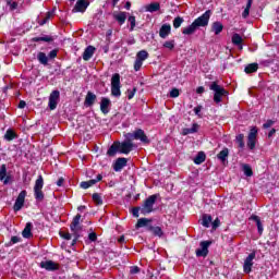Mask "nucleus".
Returning <instances> with one entry per match:
<instances>
[{
  "mask_svg": "<svg viewBox=\"0 0 279 279\" xmlns=\"http://www.w3.org/2000/svg\"><path fill=\"white\" fill-rule=\"evenodd\" d=\"M210 14H213V12L207 10L199 17L194 20L190 26L182 28V34H184V36H192V34H195L199 27H208V23L210 22Z\"/></svg>",
  "mask_w": 279,
  "mask_h": 279,
  "instance_id": "nucleus-1",
  "label": "nucleus"
},
{
  "mask_svg": "<svg viewBox=\"0 0 279 279\" xmlns=\"http://www.w3.org/2000/svg\"><path fill=\"white\" fill-rule=\"evenodd\" d=\"M210 90L214 92V101L215 104H221L223 101V97H228L229 93L221 85L217 84V82L211 83L209 86Z\"/></svg>",
  "mask_w": 279,
  "mask_h": 279,
  "instance_id": "nucleus-2",
  "label": "nucleus"
},
{
  "mask_svg": "<svg viewBox=\"0 0 279 279\" xmlns=\"http://www.w3.org/2000/svg\"><path fill=\"white\" fill-rule=\"evenodd\" d=\"M158 199V194L150 195L141 206V215H149L154 213V204Z\"/></svg>",
  "mask_w": 279,
  "mask_h": 279,
  "instance_id": "nucleus-3",
  "label": "nucleus"
},
{
  "mask_svg": "<svg viewBox=\"0 0 279 279\" xmlns=\"http://www.w3.org/2000/svg\"><path fill=\"white\" fill-rule=\"evenodd\" d=\"M43 186H45V179H43L41 174H39L34 185V196L37 202H43V199H45Z\"/></svg>",
  "mask_w": 279,
  "mask_h": 279,
  "instance_id": "nucleus-4",
  "label": "nucleus"
},
{
  "mask_svg": "<svg viewBox=\"0 0 279 279\" xmlns=\"http://www.w3.org/2000/svg\"><path fill=\"white\" fill-rule=\"evenodd\" d=\"M111 95L113 97H121V75L116 73L111 77Z\"/></svg>",
  "mask_w": 279,
  "mask_h": 279,
  "instance_id": "nucleus-5",
  "label": "nucleus"
},
{
  "mask_svg": "<svg viewBox=\"0 0 279 279\" xmlns=\"http://www.w3.org/2000/svg\"><path fill=\"white\" fill-rule=\"evenodd\" d=\"M82 219V215L77 214L70 226L71 231L75 235V239L72 242V245H75L77 243V239L80 238V232H82V225H80V220Z\"/></svg>",
  "mask_w": 279,
  "mask_h": 279,
  "instance_id": "nucleus-6",
  "label": "nucleus"
},
{
  "mask_svg": "<svg viewBox=\"0 0 279 279\" xmlns=\"http://www.w3.org/2000/svg\"><path fill=\"white\" fill-rule=\"evenodd\" d=\"M126 138L131 141H141L142 143H149V138L145 134V131H143L142 129H138L133 133H128Z\"/></svg>",
  "mask_w": 279,
  "mask_h": 279,
  "instance_id": "nucleus-7",
  "label": "nucleus"
},
{
  "mask_svg": "<svg viewBox=\"0 0 279 279\" xmlns=\"http://www.w3.org/2000/svg\"><path fill=\"white\" fill-rule=\"evenodd\" d=\"M258 136V129L256 126H253L250 130L248 136H247V147L251 150L256 149V138Z\"/></svg>",
  "mask_w": 279,
  "mask_h": 279,
  "instance_id": "nucleus-8",
  "label": "nucleus"
},
{
  "mask_svg": "<svg viewBox=\"0 0 279 279\" xmlns=\"http://www.w3.org/2000/svg\"><path fill=\"white\" fill-rule=\"evenodd\" d=\"M149 58V52L146 50H141L136 54V59L134 62V71H138L143 66V61Z\"/></svg>",
  "mask_w": 279,
  "mask_h": 279,
  "instance_id": "nucleus-9",
  "label": "nucleus"
},
{
  "mask_svg": "<svg viewBox=\"0 0 279 279\" xmlns=\"http://www.w3.org/2000/svg\"><path fill=\"white\" fill-rule=\"evenodd\" d=\"M256 258V252H252L245 259L243 264L244 274H252V267H254V259Z\"/></svg>",
  "mask_w": 279,
  "mask_h": 279,
  "instance_id": "nucleus-10",
  "label": "nucleus"
},
{
  "mask_svg": "<svg viewBox=\"0 0 279 279\" xmlns=\"http://www.w3.org/2000/svg\"><path fill=\"white\" fill-rule=\"evenodd\" d=\"M118 147H119V153L120 154H130L132 149H134V143H132V140L126 138V141L119 143L118 142Z\"/></svg>",
  "mask_w": 279,
  "mask_h": 279,
  "instance_id": "nucleus-11",
  "label": "nucleus"
},
{
  "mask_svg": "<svg viewBox=\"0 0 279 279\" xmlns=\"http://www.w3.org/2000/svg\"><path fill=\"white\" fill-rule=\"evenodd\" d=\"M60 102V90H52L49 96L48 106L51 110H56L58 108V104Z\"/></svg>",
  "mask_w": 279,
  "mask_h": 279,
  "instance_id": "nucleus-12",
  "label": "nucleus"
},
{
  "mask_svg": "<svg viewBox=\"0 0 279 279\" xmlns=\"http://www.w3.org/2000/svg\"><path fill=\"white\" fill-rule=\"evenodd\" d=\"M213 242L210 241H203L201 242V247L198 250H196V256L206 258V256H208V248L210 247Z\"/></svg>",
  "mask_w": 279,
  "mask_h": 279,
  "instance_id": "nucleus-13",
  "label": "nucleus"
},
{
  "mask_svg": "<svg viewBox=\"0 0 279 279\" xmlns=\"http://www.w3.org/2000/svg\"><path fill=\"white\" fill-rule=\"evenodd\" d=\"M25 197H27V191L24 190L19 194V196L14 203L13 208H14L15 213H19V210H21V208H23V206L25 205Z\"/></svg>",
  "mask_w": 279,
  "mask_h": 279,
  "instance_id": "nucleus-14",
  "label": "nucleus"
},
{
  "mask_svg": "<svg viewBox=\"0 0 279 279\" xmlns=\"http://www.w3.org/2000/svg\"><path fill=\"white\" fill-rule=\"evenodd\" d=\"M39 266L41 269H46V271H58L60 269V265L53 260L41 262Z\"/></svg>",
  "mask_w": 279,
  "mask_h": 279,
  "instance_id": "nucleus-15",
  "label": "nucleus"
},
{
  "mask_svg": "<svg viewBox=\"0 0 279 279\" xmlns=\"http://www.w3.org/2000/svg\"><path fill=\"white\" fill-rule=\"evenodd\" d=\"M112 106V101H110V98L102 97L100 101V111L102 114H108L110 112V108Z\"/></svg>",
  "mask_w": 279,
  "mask_h": 279,
  "instance_id": "nucleus-16",
  "label": "nucleus"
},
{
  "mask_svg": "<svg viewBox=\"0 0 279 279\" xmlns=\"http://www.w3.org/2000/svg\"><path fill=\"white\" fill-rule=\"evenodd\" d=\"M124 167H128V159L125 157H120L113 163V171H121Z\"/></svg>",
  "mask_w": 279,
  "mask_h": 279,
  "instance_id": "nucleus-17",
  "label": "nucleus"
},
{
  "mask_svg": "<svg viewBox=\"0 0 279 279\" xmlns=\"http://www.w3.org/2000/svg\"><path fill=\"white\" fill-rule=\"evenodd\" d=\"M95 101H97V95H95L93 92H88L85 97L84 106L86 108H90V106H93Z\"/></svg>",
  "mask_w": 279,
  "mask_h": 279,
  "instance_id": "nucleus-18",
  "label": "nucleus"
},
{
  "mask_svg": "<svg viewBox=\"0 0 279 279\" xmlns=\"http://www.w3.org/2000/svg\"><path fill=\"white\" fill-rule=\"evenodd\" d=\"M0 181L3 182V184H9L10 182V177H8V168L5 165L0 167Z\"/></svg>",
  "mask_w": 279,
  "mask_h": 279,
  "instance_id": "nucleus-19",
  "label": "nucleus"
},
{
  "mask_svg": "<svg viewBox=\"0 0 279 279\" xmlns=\"http://www.w3.org/2000/svg\"><path fill=\"white\" fill-rule=\"evenodd\" d=\"M88 2L86 0H78L73 9V12H86Z\"/></svg>",
  "mask_w": 279,
  "mask_h": 279,
  "instance_id": "nucleus-20",
  "label": "nucleus"
},
{
  "mask_svg": "<svg viewBox=\"0 0 279 279\" xmlns=\"http://www.w3.org/2000/svg\"><path fill=\"white\" fill-rule=\"evenodd\" d=\"M95 47L88 46L83 52V60H85V62H88V60H90V58L95 56Z\"/></svg>",
  "mask_w": 279,
  "mask_h": 279,
  "instance_id": "nucleus-21",
  "label": "nucleus"
},
{
  "mask_svg": "<svg viewBox=\"0 0 279 279\" xmlns=\"http://www.w3.org/2000/svg\"><path fill=\"white\" fill-rule=\"evenodd\" d=\"M171 34V24H163L159 29L160 38H167Z\"/></svg>",
  "mask_w": 279,
  "mask_h": 279,
  "instance_id": "nucleus-22",
  "label": "nucleus"
},
{
  "mask_svg": "<svg viewBox=\"0 0 279 279\" xmlns=\"http://www.w3.org/2000/svg\"><path fill=\"white\" fill-rule=\"evenodd\" d=\"M113 19L119 23V25H123L128 19V13L125 12H118L113 13Z\"/></svg>",
  "mask_w": 279,
  "mask_h": 279,
  "instance_id": "nucleus-23",
  "label": "nucleus"
},
{
  "mask_svg": "<svg viewBox=\"0 0 279 279\" xmlns=\"http://www.w3.org/2000/svg\"><path fill=\"white\" fill-rule=\"evenodd\" d=\"M211 32H214L216 36H219V34L223 32V24H221V22H214L211 24Z\"/></svg>",
  "mask_w": 279,
  "mask_h": 279,
  "instance_id": "nucleus-24",
  "label": "nucleus"
},
{
  "mask_svg": "<svg viewBox=\"0 0 279 279\" xmlns=\"http://www.w3.org/2000/svg\"><path fill=\"white\" fill-rule=\"evenodd\" d=\"M232 43L239 47V49H243V37L239 35L238 33H234L231 38Z\"/></svg>",
  "mask_w": 279,
  "mask_h": 279,
  "instance_id": "nucleus-25",
  "label": "nucleus"
},
{
  "mask_svg": "<svg viewBox=\"0 0 279 279\" xmlns=\"http://www.w3.org/2000/svg\"><path fill=\"white\" fill-rule=\"evenodd\" d=\"M32 228H34L32 222H27L24 230L22 231V235L24 239H32Z\"/></svg>",
  "mask_w": 279,
  "mask_h": 279,
  "instance_id": "nucleus-26",
  "label": "nucleus"
},
{
  "mask_svg": "<svg viewBox=\"0 0 279 279\" xmlns=\"http://www.w3.org/2000/svg\"><path fill=\"white\" fill-rule=\"evenodd\" d=\"M199 130V125L197 123H194L192 128H186L182 130L183 136H189V134H195Z\"/></svg>",
  "mask_w": 279,
  "mask_h": 279,
  "instance_id": "nucleus-27",
  "label": "nucleus"
},
{
  "mask_svg": "<svg viewBox=\"0 0 279 279\" xmlns=\"http://www.w3.org/2000/svg\"><path fill=\"white\" fill-rule=\"evenodd\" d=\"M37 60L40 64H44V66H47L49 64V57L45 52H38Z\"/></svg>",
  "mask_w": 279,
  "mask_h": 279,
  "instance_id": "nucleus-28",
  "label": "nucleus"
},
{
  "mask_svg": "<svg viewBox=\"0 0 279 279\" xmlns=\"http://www.w3.org/2000/svg\"><path fill=\"white\" fill-rule=\"evenodd\" d=\"M229 154H230V151L228 150V148H223V149L217 155V158H218V160H221V162H226V160H228Z\"/></svg>",
  "mask_w": 279,
  "mask_h": 279,
  "instance_id": "nucleus-29",
  "label": "nucleus"
},
{
  "mask_svg": "<svg viewBox=\"0 0 279 279\" xmlns=\"http://www.w3.org/2000/svg\"><path fill=\"white\" fill-rule=\"evenodd\" d=\"M210 223H213V216L203 215L202 226H204V228H210Z\"/></svg>",
  "mask_w": 279,
  "mask_h": 279,
  "instance_id": "nucleus-30",
  "label": "nucleus"
},
{
  "mask_svg": "<svg viewBox=\"0 0 279 279\" xmlns=\"http://www.w3.org/2000/svg\"><path fill=\"white\" fill-rule=\"evenodd\" d=\"M118 151H119V142H116L110 146L107 154L108 156H116Z\"/></svg>",
  "mask_w": 279,
  "mask_h": 279,
  "instance_id": "nucleus-31",
  "label": "nucleus"
},
{
  "mask_svg": "<svg viewBox=\"0 0 279 279\" xmlns=\"http://www.w3.org/2000/svg\"><path fill=\"white\" fill-rule=\"evenodd\" d=\"M244 138H245V135L243 134H239L235 137V143L238 144V147H240V149H243L245 147Z\"/></svg>",
  "mask_w": 279,
  "mask_h": 279,
  "instance_id": "nucleus-32",
  "label": "nucleus"
},
{
  "mask_svg": "<svg viewBox=\"0 0 279 279\" xmlns=\"http://www.w3.org/2000/svg\"><path fill=\"white\" fill-rule=\"evenodd\" d=\"M245 73H256L258 71V63H251L245 66Z\"/></svg>",
  "mask_w": 279,
  "mask_h": 279,
  "instance_id": "nucleus-33",
  "label": "nucleus"
},
{
  "mask_svg": "<svg viewBox=\"0 0 279 279\" xmlns=\"http://www.w3.org/2000/svg\"><path fill=\"white\" fill-rule=\"evenodd\" d=\"M251 219L255 221L259 234H263V222L258 216H252Z\"/></svg>",
  "mask_w": 279,
  "mask_h": 279,
  "instance_id": "nucleus-34",
  "label": "nucleus"
},
{
  "mask_svg": "<svg viewBox=\"0 0 279 279\" xmlns=\"http://www.w3.org/2000/svg\"><path fill=\"white\" fill-rule=\"evenodd\" d=\"M206 160V154L204 151H201L197 154V156L194 158L195 165H202Z\"/></svg>",
  "mask_w": 279,
  "mask_h": 279,
  "instance_id": "nucleus-35",
  "label": "nucleus"
},
{
  "mask_svg": "<svg viewBox=\"0 0 279 279\" xmlns=\"http://www.w3.org/2000/svg\"><path fill=\"white\" fill-rule=\"evenodd\" d=\"M146 10H147V12H158V10H160V3L153 2L147 5Z\"/></svg>",
  "mask_w": 279,
  "mask_h": 279,
  "instance_id": "nucleus-36",
  "label": "nucleus"
},
{
  "mask_svg": "<svg viewBox=\"0 0 279 279\" xmlns=\"http://www.w3.org/2000/svg\"><path fill=\"white\" fill-rule=\"evenodd\" d=\"M242 169H243L244 175H246L247 178H252V175L254 174V172L252 171V167H250V165L247 163H244L242 166Z\"/></svg>",
  "mask_w": 279,
  "mask_h": 279,
  "instance_id": "nucleus-37",
  "label": "nucleus"
},
{
  "mask_svg": "<svg viewBox=\"0 0 279 279\" xmlns=\"http://www.w3.org/2000/svg\"><path fill=\"white\" fill-rule=\"evenodd\" d=\"M148 223H151V220L147 218H141L137 220L136 228H145V226H148Z\"/></svg>",
  "mask_w": 279,
  "mask_h": 279,
  "instance_id": "nucleus-38",
  "label": "nucleus"
},
{
  "mask_svg": "<svg viewBox=\"0 0 279 279\" xmlns=\"http://www.w3.org/2000/svg\"><path fill=\"white\" fill-rule=\"evenodd\" d=\"M53 16H54V12L53 11L47 12L45 19L41 22H39V25H46V23H49V20L53 19Z\"/></svg>",
  "mask_w": 279,
  "mask_h": 279,
  "instance_id": "nucleus-39",
  "label": "nucleus"
},
{
  "mask_svg": "<svg viewBox=\"0 0 279 279\" xmlns=\"http://www.w3.org/2000/svg\"><path fill=\"white\" fill-rule=\"evenodd\" d=\"M5 141H14L16 138V133L12 130H8L7 133L4 134Z\"/></svg>",
  "mask_w": 279,
  "mask_h": 279,
  "instance_id": "nucleus-40",
  "label": "nucleus"
},
{
  "mask_svg": "<svg viewBox=\"0 0 279 279\" xmlns=\"http://www.w3.org/2000/svg\"><path fill=\"white\" fill-rule=\"evenodd\" d=\"M7 5H9L11 11H14L19 8V0H7Z\"/></svg>",
  "mask_w": 279,
  "mask_h": 279,
  "instance_id": "nucleus-41",
  "label": "nucleus"
},
{
  "mask_svg": "<svg viewBox=\"0 0 279 279\" xmlns=\"http://www.w3.org/2000/svg\"><path fill=\"white\" fill-rule=\"evenodd\" d=\"M183 23H184V19L183 17H180V16L175 17L173 20V27H174V29L180 28Z\"/></svg>",
  "mask_w": 279,
  "mask_h": 279,
  "instance_id": "nucleus-42",
  "label": "nucleus"
},
{
  "mask_svg": "<svg viewBox=\"0 0 279 279\" xmlns=\"http://www.w3.org/2000/svg\"><path fill=\"white\" fill-rule=\"evenodd\" d=\"M34 43H51V37L45 36V37H34Z\"/></svg>",
  "mask_w": 279,
  "mask_h": 279,
  "instance_id": "nucleus-43",
  "label": "nucleus"
},
{
  "mask_svg": "<svg viewBox=\"0 0 279 279\" xmlns=\"http://www.w3.org/2000/svg\"><path fill=\"white\" fill-rule=\"evenodd\" d=\"M251 8H252V0H248L245 10L242 13L243 19H247L250 16Z\"/></svg>",
  "mask_w": 279,
  "mask_h": 279,
  "instance_id": "nucleus-44",
  "label": "nucleus"
},
{
  "mask_svg": "<svg viewBox=\"0 0 279 279\" xmlns=\"http://www.w3.org/2000/svg\"><path fill=\"white\" fill-rule=\"evenodd\" d=\"M101 180H104V175L97 174L96 179H92L87 181V183L89 184V187H90V186H95L97 182H101Z\"/></svg>",
  "mask_w": 279,
  "mask_h": 279,
  "instance_id": "nucleus-45",
  "label": "nucleus"
},
{
  "mask_svg": "<svg viewBox=\"0 0 279 279\" xmlns=\"http://www.w3.org/2000/svg\"><path fill=\"white\" fill-rule=\"evenodd\" d=\"M93 201L95 202V204H97L98 206L104 204V201L101 199V195H99L98 193L93 194Z\"/></svg>",
  "mask_w": 279,
  "mask_h": 279,
  "instance_id": "nucleus-46",
  "label": "nucleus"
},
{
  "mask_svg": "<svg viewBox=\"0 0 279 279\" xmlns=\"http://www.w3.org/2000/svg\"><path fill=\"white\" fill-rule=\"evenodd\" d=\"M163 47L166 49H174L175 48V40H168L163 44Z\"/></svg>",
  "mask_w": 279,
  "mask_h": 279,
  "instance_id": "nucleus-47",
  "label": "nucleus"
},
{
  "mask_svg": "<svg viewBox=\"0 0 279 279\" xmlns=\"http://www.w3.org/2000/svg\"><path fill=\"white\" fill-rule=\"evenodd\" d=\"M129 23L131 25L130 32H134V27H136V17L135 16H130L129 17Z\"/></svg>",
  "mask_w": 279,
  "mask_h": 279,
  "instance_id": "nucleus-48",
  "label": "nucleus"
},
{
  "mask_svg": "<svg viewBox=\"0 0 279 279\" xmlns=\"http://www.w3.org/2000/svg\"><path fill=\"white\" fill-rule=\"evenodd\" d=\"M170 97H171L172 99H175V97H180V89H178V88L171 89V92H170Z\"/></svg>",
  "mask_w": 279,
  "mask_h": 279,
  "instance_id": "nucleus-49",
  "label": "nucleus"
},
{
  "mask_svg": "<svg viewBox=\"0 0 279 279\" xmlns=\"http://www.w3.org/2000/svg\"><path fill=\"white\" fill-rule=\"evenodd\" d=\"M126 95L128 99H134V95H136V88L128 89Z\"/></svg>",
  "mask_w": 279,
  "mask_h": 279,
  "instance_id": "nucleus-50",
  "label": "nucleus"
},
{
  "mask_svg": "<svg viewBox=\"0 0 279 279\" xmlns=\"http://www.w3.org/2000/svg\"><path fill=\"white\" fill-rule=\"evenodd\" d=\"M151 230L156 236H162V229L160 227H155Z\"/></svg>",
  "mask_w": 279,
  "mask_h": 279,
  "instance_id": "nucleus-51",
  "label": "nucleus"
},
{
  "mask_svg": "<svg viewBox=\"0 0 279 279\" xmlns=\"http://www.w3.org/2000/svg\"><path fill=\"white\" fill-rule=\"evenodd\" d=\"M202 110L203 107L202 106H197L194 108V113L196 114V117H198L199 119H202Z\"/></svg>",
  "mask_w": 279,
  "mask_h": 279,
  "instance_id": "nucleus-52",
  "label": "nucleus"
},
{
  "mask_svg": "<svg viewBox=\"0 0 279 279\" xmlns=\"http://www.w3.org/2000/svg\"><path fill=\"white\" fill-rule=\"evenodd\" d=\"M274 123H276L274 120H267V121L263 124L264 130H268V128H271V125H274Z\"/></svg>",
  "mask_w": 279,
  "mask_h": 279,
  "instance_id": "nucleus-53",
  "label": "nucleus"
},
{
  "mask_svg": "<svg viewBox=\"0 0 279 279\" xmlns=\"http://www.w3.org/2000/svg\"><path fill=\"white\" fill-rule=\"evenodd\" d=\"M220 223H221V222L219 221V218H216V219L211 222L213 230H217V228H219Z\"/></svg>",
  "mask_w": 279,
  "mask_h": 279,
  "instance_id": "nucleus-54",
  "label": "nucleus"
},
{
  "mask_svg": "<svg viewBox=\"0 0 279 279\" xmlns=\"http://www.w3.org/2000/svg\"><path fill=\"white\" fill-rule=\"evenodd\" d=\"M138 213H141V207H134L132 209L133 217H138Z\"/></svg>",
  "mask_w": 279,
  "mask_h": 279,
  "instance_id": "nucleus-55",
  "label": "nucleus"
},
{
  "mask_svg": "<svg viewBox=\"0 0 279 279\" xmlns=\"http://www.w3.org/2000/svg\"><path fill=\"white\" fill-rule=\"evenodd\" d=\"M88 239H89V241H92V242L97 241V233H95V232L89 233V234H88Z\"/></svg>",
  "mask_w": 279,
  "mask_h": 279,
  "instance_id": "nucleus-56",
  "label": "nucleus"
},
{
  "mask_svg": "<svg viewBox=\"0 0 279 279\" xmlns=\"http://www.w3.org/2000/svg\"><path fill=\"white\" fill-rule=\"evenodd\" d=\"M48 56H49L50 59L57 58L58 57V50H56V49L51 50Z\"/></svg>",
  "mask_w": 279,
  "mask_h": 279,
  "instance_id": "nucleus-57",
  "label": "nucleus"
},
{
  "mask_svg": "<svg viewBox=\"0 0 279 279\" xmlns=\"http://www.w3.org/2000/svg\"><path fill=\"white\" fill-rule=\"evenodd\" d=\"M11 243H13V245L16 244V243H21V238H19V236H12V238H11Z\"/></svg>",
  "mask_w": 279,
  "mask_h": 279,
  "instance_id": "nucleus-58",
  "label": "nucleus"
},
{
  "mask_svg": "<svg viewBox=\"0 0 279 279\" xmlns=\"http://www.w3.org/2000/svg\"><path fill=\"white\" fill-rule=\"evenodd\" d=\"M81 189H90V185L88 184V181L81 182Z\"/></svg>",
  "mask_w": 279,
  "mask_h": 279,
  "instance_id": "nucleus-59",
  "label": "nucleus"
},
{
  "mask_svg": "<svg viewBox=\"0 0 279 279\" xmlns=\"http://www.w3.org/2000/svg\"><path fill=\"white\" fill-rule=\"evenodd\" d=\"M61 236H63V239L66 241H71V233H62Z\"/></svg>",
  "mask_w": 279,
  "mask_h": 279,
  "instance_id": "nucleus-60",
  "label": "nucleus"
},
{
  "mask_svg": "<svg viewBox=\"0 0 279 279\" xmlns=\"http://www.w3.org/2000/svg\"><path fill=\"white\" fill-rule=\"evenodd\" d=\"M64 184V178H60L58 181H57V186H62Z\"/></svg>",
  "mask_w": 279,
  "mask_h": 279,
  "instance_id": "nucleus-61",
  "label": "nucleus"
},
{
  "mask_svg": "<svg viewBox=\"0 0 279 279\" xmlns=\"http://www.w3.org/2000/svg\"><path fill=\"white\" fill-rule=\"evenodd\" d=\"M25 106H27V104L24 100H21L19 102V108L23 109V108H25Z\"/></svg>",
  "mask_w": 279,
  "mask_h": 279,
  "instance_id": "nucleus-62",
  "label": "nucleus"
},
{
  "mask_svg": "<svg viewBox=\"0 0 279 279\" xmlns=\"http://www.w3.org/2000/svg\"><path fill=\"white\" fill-rule=\"evenodd\" d=\"M140 269L138 267L131 268V274H138Z\"/></svg>",
  "mask_w": 279,
  "mask_h": 279,
  "instance_id": "nucleus-63",
  "label": "nucleus"
},
{
  "mask_svg": "<svg viewBox=\"0 0 279 279\" xmlns=\"http://www.w3.org/2000/svg\"><path fill=\"white\" fill-rule=\"evenodd\" d=\"M196 93L198 94V95H202V93H204V87H197V89H196Z\"/></svg>",
  "mask_w": 279,
  "mask_h": 279,
  "instance_id": "nucleus-64",
  "label": "nucleus"
}]
</instances>
